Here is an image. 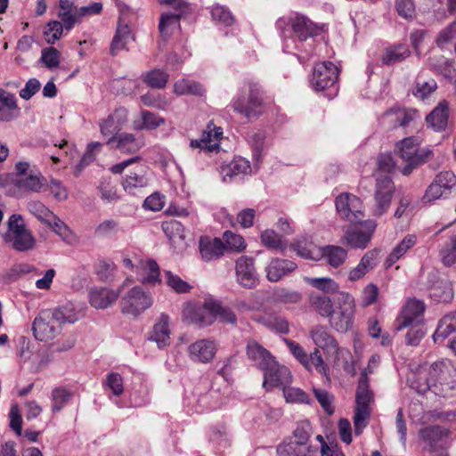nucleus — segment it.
Instances as JSON below:
<instances>
[{
    "instance_id": "nucleus-1",
    "label": "nucleus",
    "mask_w": 456,
    "mask_h": 456,
    "mask_svg": "<svg viewBox=\"0 0 456 456\" xmlns=\"http://www.w3.org/2000/svg\"><path fill=\"white\" fill-rule=\"evenodd\" d=\"M264 96L265 92L257 82L245 80L232 99L231 107L245 118H257L264 113Z\"/></svg>"
},
{
    "instance_id": "nucleus-2",
    "label": "nucleus",
    "mask_w": 456,
    "mask_h": 456,
    "mask_svg": "<svg viewBox=\"0 0 456 456\" xmlns=\"http://www.w3.org/2000/svg\"><path fill=\"white\" fill-rule=\"evenodd\" d=\"M425 305L422 301L417 299H409L400 315L395 322V329L397 331L411 327L406 334V344L408 346H417L423 338L425 331L419 324L422 322Z\"/></svg>"
},
{
    "instance_id": "nucleus-3",
    "label": "nucleus",
    "mask_w": 456,
    "mask_h": 456,
    "mask_svg": "<svg viewBox=\"0 0 456 456\" xmlns=\"http://www.w3.org/2000/svg\"><path fill=\"white\" fill-rule=\"evenodd\" d=\"M373 402V394L370 389V380L367 372L362 371L358 380L355 393V410L354 415V427L356 436L362 434L367 427L370 417V405Z\"/></svg>"
},
{
    "instance_id": "nucleus-4",
    "label": "nucleus",
    "mask_w": 456,
    "mask_h": 456,
    "mask_svg": "<svg viewBox=\"0 0 456 456\" xmlns=\"http://www.w3.org/2000/svg\"><path fill=\"white\" fill-rule=\"evenodd\" d=\"M276 27L283 39L289 38L295 34L300 41H305L318 33V27L315 24L305 16L297 13L280 18Z\"/></svg>"
},
{
    "instance_id": "nucleus-5",
    "label": "nucleus",
    "mask_w": 456,
    "mask_h": 456,
    "mask_svg": "<svg viewBox=\"0 0 456 456\" xmlns=\"http://www.w3.org/2000/svg\"><path fill=\"white\" fill-rule=\"evenodd\" d=\"M120 294L121 313L133 317L140 316L151 308L154 302L152 294L139 285L134 286Z\"/></svg>"
},
{
    "instance_id": "nucleus-6",
    "label": "nucleus",
    "mask_w": 456,
    "mask_h": 456,
    "mask_svg": "<svg viewBox=\"0 0 456 456\" xmlns=\"http://www.w3.org/2000/svg\"><path fill=\"white\" fill-rule=\"evenodd\" d=\"M450 434L448 428L435 425L420 428L418 435L423 444V449L431 456H448Z\"/></svg>"
},
{
    "instance_id": "nucleus-7",
    "label": "nucleus",
    "mask_w": 456,
    "mask_h": 456,
    "mask_svg": "<svg viewBox=\"0 0 456 456\" xmlns=\"http://www.w3.org/2000/svg\"><path fill=\"white\" fill-rule=\"evenodd\" d=\"M336 309L330 315V325L336 331L340 333L347 332L354 324L355 314V303L354 297L348 294L342 292L338 298Z\"/></svg>"
},
{
    "instance_id": "nucleus-8",
    "label": "nucleus",
    "mask_w": 456,
    "mask_h": 456,
    "mask_svg": "<svg viewBox=\"0 0 456 456\" xmlns=\"http://www.w3.org/2000/svg\"><path fill=\"white\" fill-rule=\"evenodd\" d=\"M338 77V69L332 62L318 63L314 69L310 84L317 92L331 89L332 92L329 96H332L337 92Z\"/></svg>"
},
{
    "instance_id": "nucleus-9",
    "label": "nucleus",
    "mask_w": 456,
    "mask_h": 456,
    "mask_svg": "<svg viewBox=\"0 0 456 456\" xmlns=\"http://www.w3.org/2000/svg\"><path fill=\"white\" fill-rule=\"evenodd\" d=\"M455 190L456 175L452 171H443L436 175L434 181L428 187L423 200L432 202L439 199H447Z\"/></svg>"
},
{
    "instance_id": "nucleus-10",
    "label": "nucleus",
    "mask_w": 456,
    "mask_h": 456,
    "mask_svg": "<svg viewBox=\"0 0 456 456\" xmlns=\"http://www.w3.org/2000/svg\"><path fill=\"white\" fill-rule=\"evenodd\" d=\"M338 216L350 223H361L364 217L363 204L360 198L351 193H341L336 198Z\"/></svg>"
},
{
    "instance_id": "nucleus-11",
    "label": "nucleus",
    "mask_w": 456,
    "mask_h": 456,
    "mask_svg": "<svg viewBox=\"0 0 456 456\" xmlns=\"http://www.w3.org/2000/svg\"><path fill=\"white\" fill-rule=\"evenodd\" d=\"M395 191V184L388 175H379L376 178L373 215L383 216L390 207Z\"/></svg>"
},
{
    "instance_id": "nucleus-12",
    "label": "nucleus",
    "mask_w": 456,
    "mask_h": 456,
    "mask_svg": "<svg viewBox=\"0 0 456 456\" xmlns=\"http://www.w3.org/2000/svg\"><path fill=\"white\" fill-rule=\"evenodd\" d=\"M446 363L443 361L436 362L429 366L428 370L420 369L416 374V379L411 381V387L419 394H425L436 386L446 370Z\"/></svg>"
},
{
    "instance_id": "nucleus-13",
    "label": "nucleus",
    "mask_w": 456,
    "mask_h": 456,
    "mask_svg": "<svg viewBox=\"0 0 456 456\" xmlns=\"http://www.w3.org/2000/svg\"><path fill=\"white\" fill-rule=\"evenodd\" d=\"M216 311H218V303L209 299L206 300L202 305L187 306L183 315L191 323L208 326L216 319Z\"/></svg>"
},
{
    "instance_id": "nucleus-14",
    "label": "nucleus",
    "mask_w": 456,
    "mask_h": 456,
    "mask_svg": "<svg viewBox=\"0 0 456 456\" xmlns=\"http://www.w3.org/2000/svg\"><path fill=\"white\" fill-rule=\"evenodd\" d=\"M61 329L49 309L42 311L35 318L32 327L36 338L41 341L53 339L60 334Z\"/></svg>"
},
{
    "instance_id": "nucleus-15",
    "label": "nucleus",
    "mask_w": 456,
    "mask_h": 456,
    "mask_svg": "<svg viewBox=\"0 0 456 456\" xmlns=\"http://www.w3.org/2000/svg\"><path fill=\"white\" fill-rule=\"evenodd\" d=\"M363 229L350 227L346 230L343 239L347 246L355 249H364L368 247L376 230L374 220H366L362 223Z\"/></svg>"
},
{
    "instance_id": "nucleus-16",
    "label": "nucleus",
    "mask_w": 456,
    "mask_h": 456,
    "mask_svg": "<svg viewBox=\"0 0 456 456\" xmlns=\"http://www.w3.org/2000/svg\"><path fill=\"white\" fill-rule=\"evenodd\" d=\"M134 281L130 278L126 279L117 290L107 288H93L89 291V302L96 309H105L110 306L118 298L127 284H132Z\"/></svg>"
},
{
    "instance_id": "nucleus-17",
    "label": "nucleus",
    "mask_w": 456,
    "mask_h": 456,
    "mask_svg": "<svg viewBox=\"0 0 456 456\" xmlns=\"http://www.w3.org/2000/svg\"><path fill=\"white\" fill-rule=\"evenodd\" d=\"M237 282L247 289L255 288L258 282L254 259L248 256H240L235 265Z\"/></svg>"
},
{
    "instance_id": "nucleus-18",
    "label": "nucleus",
    "mask_w": 456,
    "mask_h": 456,
    "mask_svg": "<svg viewBox=\"0 0 456 456\" xmlns=\"http://www.w3.org/2000/svg\"><path fill=\"white\" fill-rule=\"evenodd\" d=\"M263 386L267 389L272 387H281L289 385L292 381L290 370L283 365H280L275 359L270 368L264 369Z\"/></svg>"
},
{
    "instance_id": "nucleus-19",
    "label": "nucleus",
    "mask_w": 456,
    "mask_h": 456,
    "mask_svg": "<svg viewBox=\"0 0 456 456\" xmlns=\"http://www.w3.org/2000/svg\"><path fill=\"white\" fill-rule=\"evenodd\" d=\"M216 350L217 346L214 340L202 338L189 346L188 355L194 362L208 363L214 359Z\"/></svg>"
},
{
    "instance_id": "nucleus-20",
    "label": "nucleus",
    "mask_w": 456,
    "mask_h": 456,
    "mask_svg": "<svg viewBox=\"0 0 456 456\" xmlns=\"http://www.w3.org/2000/svg\"><path fill=\"white\" fill-rule=\"evenodd\" d=\"M134 274L143 285H156L161 282L159 265L152 259H137Z\"/></svg>"
},
{
    "instance_id": "nucleus-21",
    "label": "nucleus",
    "mask_w": 456,
    "mask_h": 456,
    "mask_svg": "<svg viewBox=\"0 0 456 456\" xmlns=\"http://www.w3.org/2000/svg\"><path fill=\"white\" fill-rule=\"evenodd\" d=\"M223 135L221 127L216 126L213 122L208 124L199 140H191V148H200V150L212 152L219 149V142Z\"/></svg>"
},
{
    "instance_id": "nucleus-22",
    "label": "nucleus",
    "mask_w": 456,
    "mask_h": 456,
    "mask_svg": "<svg viewBox=\"0 0 456 456\" xmlns=\"http://www.w3.org/2000/svg\"><path fill=\"white\" fill-rule=\"evenodd\" d=\"M128 111L125 108H118L106 118L99 122L100 132L104 137H111L119 134L123 126L127 122Z\"/></svg>"
},
{
    "instance_id": "nucleus-23",
    "label": "nucleus",
    "mask_w": 456,
    "mask_h": 456,
    "mask_svg": "<svg viewBox=\"0 0 456 456\" xmlns=\"http://www.w3.org/2000/svg\"><path fill=\"white\" fill-rule=\"evenodd\" d=\"M400 158L403 161L424 162L429 154L428 151L419 150L418 139L409 137L402 140L396 145Z\"/></svg>"
},
{
    "instance_id": "nucleus-24",
    "label": "nucleus",
    "mask_w": 456,
    "mask_h": 456,
    "mask_svg": "<svg viewBox=\"0 0 456 456\" xmlns=\"http://www.w3.org/2000/svg\"><path fill=\"white\" fill-rule=\"evenodd\" d=\"M310 338L319 350L322 349L324 354H331L338 345L334 336L328 330L327 327L315 325L309 331Z\"/></svg>"
},
{
    "instance_id": "nucleus-25",
    "label": "nucleus",
    "mask_w": 456,
    "mask_h": 456,
    "mask_svg": "<svg viewBox=\"0 0 456 456\" xmlns=\"http://www.w3.org/2000/svg\"><path fill=\"white\" fill-rule=\"evenodd\" d=\"M296 268L297 265L290 260L273 258L265 267L266 279L271 282H277Z\"/></svg>"
},
{
    "instance_id": "nucleus-26",
    "label": "nucleus",
    "mask_w": 456,
    "mask_h": 456,
    "mask_svg": "<svg viewBox=\"0 0 456 456\" xmlns=\"http://www.w3.org/2000/svg\"><path fill=\"white\" fill-rule=\"evenodd\" d=\"M199 249L201 258L206 262L216 260L224 254V246L220 238L211 240L208 237H201Z\"/></svg>"
},
{
    "instance_id": "nucleus-27",
    "label": "nucleus",
    "mask_w": 456,
    "mask_h": 456,
    "mask_svg": "<svg viewBox=\"0 0 456 456\" xmlns=\"http://www.w3.org/2000/svg\"><path fill=\"white\" fill-rule=\"evenodd\" d=\"M147 169L145 165L139 164L133 171H130L122 180L124 190L129 193H134V190L146 187L149 183Z\"/></svg>"
},
{
    "instance_id": "nucleus-28",
    "label": "nucleus",
    "mask_w": 456,
    "mask_h": 456,
    "mask_svg": "<svg viewBox=\"0 0 456 456\" xmlns=\"http://www.w3.org/2000/svg\"><path fill=\"white\" fill-rule=\"evenodd\" d=\"M247 355L261 370L270 368L273 364L274 357L255 340L248 342Z\"/></svg>"
},
{
    "instance_id": "nucleus-29",
    "label": "nucleus",
    "mask_w": 456,
    "mask_h": 456,
    "mask_svg": "<svg viewBox=\"0 0 456 456\" xmlns=\"http://www.w3.org/2000/svg\"><path fill=\"white\" fill-rule=\"evenodd\" d=\"M106 143L110 148L119 150L123 153H134L142 147V142L132 134H119L108 138Z\"/></svg>"
},
{
    "instance_id": "nucleus-30",
    "label": "nucleus",
    "mask_w": 456,
    "mask_h": 456,
    "mask_svg": "<svg viewBox=\"0 0 456 456\" xmlns=\"http://www.w3.org/2000/svg\"><path fill=\"white\" fill-rule=\"evenodd\" d=\"M169 321L167 314H161L150 336V340L154 341L160 349L168 346L170 344Z\"/></svg>"
},
{
    "instance_id": "nucleus-31",
    "label": "nucleus",
    "mask_w": 456,
    "mask_h": 456,
    "mask_svg": "<svg viewBox=\"0 0 456 456\" xmlns=\"http://www.w3.org/2000/svg\"><path fill=\"white\" fill-rule=\"evenodd\" d=\"M4 240L11 242L12 248L20 252L30 250L35 246V238L27 228L12 234H4Z\"/></svg>"
},
{
    "instance_id": "nucleus-32",
    "label": "nucleus",
    "mask_w": 456,
    "mask_h": 456,
    "mask_svg": "<svg viewBox=\"0 0 456 456\" xmlns=\"http://www.w3.org/2000/svg\"><path fill=\"white\" fill-rule=\"evenodd\" d=\"M449 105L446 101H442L438 105L429 113L426 121L435 131L444 130L448 122Z\"/></svg>"
},
{
    "instance_id": "nucleus-33",
    "label": "nucleus",
    "mask_w": 456,
    "mask_h": 456,
    "mask_svg": "<svg viewBox=\"0 0 456 456\" xmlns=\"http://www.w3.org/2000/svg\"><path fill=\"white\" fill-rule=\"evenodd\" d=\"M75 0H60L58 17L64 23L66 30H70L77 23V7L74 4Z\"/></svg>"
},
{
    "instance_id": "nucleus-34",
    "label": "nucleus",
    "mask_w": 456,
    "mask_h": 456,
    "mask_svg": "<svg viewBox=\"0 0 456 456\" xmlns=\"http://www.w3.org/2000/svg\"><path fill=\"white\" fill-rule=\"evenodd\" d=\"M327 356L333 357V364L335 367L342 368L343 370L348 374H355L353 356L349 349L338 345L331 354H327Z\"/></svg>"
},
{
    "instance_id": "nucleus-35",
    "label": "nucleus",
    "mask_w": 456,
    "mask_h": 456,
    "mask_svg": "<svg viewBox=\"0 0 456 456\" xmlns=\"http://www.w3.org/2000/svg\"><path fill=\"white\" fill-rule=\"evenodd\" d=\"M320 251L325 262L334 268L341 266L347 258V251L339 246L329 245L322 248Z\"/></svg>"
},
{
    "instance_id": "nucleus-36",
    "label": "nucleus",
    "mask_w": 456,
    "mask_h": 456,
    "mask_svg": "<svg viewBox=\"0 0 456 456\" xmlns=\"http://www.w3.org/2000/svg\"><path fill=\"white\" fill-rule=\"evenodd\" d=\"M453 332H456V311L446 314L440 320L433 339L436 343L442 342Z\"/></svg>"
},
{
    "instance_id": "nucleus-37",
    "label": "nucleus",
    "mask_w": 456,
    "mask_h": 456,
    "mask_svg": "<svg viewBox=\"0 0 456 456\" xmlns=\"http://www.w3.org/2000/svg\"><path fill=\"white\" fill-rule=\"evenodd\" d=\"M417 243V237L413 234L406 235L391 251L386 259L387 267L392 266L401 257H403L409 249Z\"/></svg>"
},
{
    "instance_id": "nucleus-38",
    "label": "nucleus",
    "mask_w": 456,
    "mask_h": 456,
    "mask_svg": "<svg viewBox=\"0 0 456 456\" xmlns=\"http://www.w3.org/2000/svg\"><path fill=\"white\" fill-rule=\"evenodd\" d=\"M316 452V447H304L291 440L284 441L277 447V456H312Z\"/></svg>"
},
{
    "instance_id": "nucleus-39",
    "label": "nucleus",
    "mask_w": 456,
    "mask_h": 456,
    "mask_svg": "<svg viewBox=\"0 0 456 456\" xmlns=\"http://www.w3.org/2000/svg\"><path fill=\"white\" fill-rule=\"evenodd\" d=\"M50 310L54 319H56L61 328L66 323H75L80 317L79 313L71 303H68Z\"/></svg>"
},
{
    "instance_id": "nucleus-40",
    "label": "nucleus",
    "mask_w": 456,
    "mask_h": 456,
    "mask_svg": "<svg viewBox=\"0 0 456 456\" xmlns=\"http://www.w3.org/2000/svg\"><path fill=\"white\" fill-rule=\"evenodd\" d=\"M251 173L249 161L242 157L234 158L227 166L222 167L224 180L226 177H233L240 175H248Z\"/></svg>"
},
{
    "instance_id": "nucleus-41",
    "label": "nucleus",
    "mask_w": 456,
    "mask_h": 456,
    "mask_svg": "<svg viewBox=\"0 0 456 456\" xmlns=\"http://www.w3.org/2000/svg\"><path fill=\"white\" fill-rule=\"evenodd\" d=\"M18 111L15 96L6 91L0 90V120L9 121L12 119Z\"/></svg>"
},
{
    "instance_id": "nucleus-42",
    "label": "nucleus",
    "mask_w": 456,
    "mask_h": 456,
    "mask_svg": "<svg viewBox=\"0 0 456 456\" xmlns=\"http://www.w3.org/2000/svg\"><path fill=\"white\" fill-rule=\"evenodd\" d=\"M313 434V428L309 420H301L297 423L292 432L290 440L304 447H314L310 444V438Z\"/></svg>"
},
{
    "instance_id": "nucleus-43",
    "label": "nucleus",
    "mask_w": 456,
    "mask_h": 456,
    "mask_svg": "<svg viewBox=\"0 0 456 456\" xmlns=\"http://www.w3.org/2000/svg\"><path fill=\"white\" fill-rule=\"evenodd\" d=\"M45 180L40 172L30 173L27 176H22L17 179V186L25 191L33 192H40L45 190Z\"/></svg>"
},
{
    "instance_id": "nucleus-44",
    "label": "nucleus",
    "mask_w": 456,
    "mask_h": 456,
    "mask_svg": "<svg viewBox=\"0 0 456 456\" xmlns=\"http://www.w3.org/2000/svg\"><path fill=\"white\" fill-rule=\"evenodd\" d=\"M310 306L320 315L329 317L333 313V304L330 298L325 295L313 292L309 296Z\"/></svg>"
},
{
    "instance_id": "nucleus-45",
    "label": "nucleus",
    "mask_w": 456,
    "mask_h": 456,
    "mask_svg": "<svg viewBox=\"0 0 456 456\" xmlns=\"http://www.w3.org/2000/svg\"><path fill=\"white\" fill-rule=\"evenodd\" d=\"M265 138V133L260 130L248 134V141L251 146L253 159L256 163L261 162L264 151L267 148Z\"/></svg>"
},
{
    "instance_id": "nucleus-46",
    "label": "nucleus",
    "mask_w": 456,
    "mask_h": 456,
    "mask_svg": "<svg viewBox=\"0 0 456 456\" xmlns=\"http://www.w3.org/2000/svg\"><path fill=\"white\" fill-rule=\"evenodd\" d=\"M173 91L176 95L191 94L202 96L205 93V89L199 82L187 78L176 81Z\"/></svg>"
},
{
    "instance_id": "nucleus-47",
    "label": "nucleus",
    "mask_w": 456,
    "mask_h": 456,
    "mask_svg": "<svg viewBox=\"0 0 456 456\" xmlns=\"http://www.w3.org/2000/svg\"><path fill=\"white\" fill-rule=\"evenodd\" d=\"M411 54L409 47L405 45H397L386 49L382 61L385 64L391 65L400 62Z\"/></svg>"
},
{
    "instance_id": "nucleus-48",
    "label": "nucleus",
    "mask_w": 456,
    "mask_h": 456,
    "mask_svg": "<svg viewBox=\"0 0 456 456\" xmlns=\"http://www.w3.org/2000/svg\"><path fill=\"white\" fill-rule=\"evenodd\" d=\"M221 240L224 246V251L240 253L247 248L244 238L232 231H225Z\"/></svg>"
},
{
    "instance_id": "nucleus-49",
    "label": "nucleus",
    "mask_w": 456,
    "mask_h": 456,
    "mask_svg": "<svg viewBox=\"0 0 456 456\" xmlns=\"http://www.w3.org/2000/svg\"><path fill=\"white\" fill-rule=\"evenodd\" d=\"M175 8L179 10L178 13H165L161 16L159 25V29L160 34L163 37L169 35V28L172 27H179V19L181 15L188 9L184 7H179L178 5L175 4Z\"/></svg>"
},
{
    "instance_id": "nucleus-50",
    "label": "nucleus",
    "mask_w": 456,
    "mask_h": 456,
    "mask_svg": "<svg viewBox=\"0 0 456 456\" xmlns=\"http://www.w3.org/2000/svg\"><path fill=\"white\" fill-rule=\"evenodd\" d=\"M130 37V28L127 24L118 23L116 34L110 45V53L116 55L118 52L126 47L127 40Z\"/></svg>"
},
{
    "instance_id": "nucleus-51",
    "label": "nucleus",
    "mask_w": 456,
    "mask_h": 456,
    "mask_svg": "<svg viewBox=\"0 0 456 456\" xmlns=\"http://www.w3.org/2000/svg\"><path fill=\"white\" fill-rule=\"evenodd\" d=\"M169 75L160 69H153L142 75L143 82L151 88H164L168 81Z\"/></svg>"
},
{
    "instance_id": "nucleus-52",
    "label": "nucleus",
    "mask_w": 456,
    "mask_h": 456,
    "mask_svg": "<svg viewBox=\"0 0 456 456\" xmlns=\"http://www.w3.org/2000/svg\"><path fill=\"white\" fill-rule=\"evenodd\" d=\"M303 366L308 370L314 367L320 374L329 379V367L324 362L321 351L318 348H315L314 352L307 355V363Z\"/></svg>"
},
{
    "instance_id": "nucleus-53",
    "label": "nucleus",
    "mask_w": 456,
    "mask_h": 456,
    "mask_svg": "<svg viewBox=\"0 0 456 456\" xmlns=\"http://www.w3.org/2000/svg\"><path fill=\"white\" fill-rule=\"evenodd\" d=\"M162 230L169 240L176 242V240H183L185 238L184 227L177 220H169L162 223Z\"/></svg>"
},
{
    "instance_id": "nucleus-54",
    "label": "nucleus",
    "mask_w": 456,
    "mask_h": 456,
    "mask_svg": "<svg viewBox=\"0 0 456 456\" xmlns=\"http://www.w3.org/2000/svg\"><path fill=\"white\" fill-rule=\"evenodd\" d=\"M437 88V84L435 79L423 80L419 77L416 81L412 94L415 97L424 100L433 94Z\"/></svg>"
},
{
    "instance_id": "nucleus-55",
    "label": "nucleus",
    "mask_w": 456,
    "mask_h": 456,
    "mask_svg": "<svg viewBox=\"0 0 456 456\" xmlns=\"http://www.w3.org/2000/svg\"><path fill=\"white\" fill-rule=\"evenodd\" d=\"M260 322L268 329L276 332L286 334L289 332L288 322L281 316L277 315H265L260 318Z\"/></svg>"
},
{
    "instance_id": "nucleus-56",
    "label": "nucleus",
    "mask_w": 456,
    "mask_h": 456,
    "mask_svg": "<svg viewBox=\"0 0 456 456\" xmlns=\"http://www.w3.org/2000/svg\"><path fill=\"white\" fill-rule=\"evenodd\" d=\"M305 281L312 287L323 291L324 293H334L338 289V283L331 278H312L305 277Z\"/></svg>"
},
{
    "instance_id": "nucleus-57",
    "label": "nucleus",
    "mask_w": 456,
    "mask_h": 456,
    "mask_svg": "<svg viewBox=\"0 0 456 456\" xmlns=\"http://www.w3.org/2000/svg\"><path fill=\"white\" fill-rule=\"evenodd\" d=\"M282 391L285 401L289 403H310L308 395L301 388L288 385L283 387Z\"/></svg>"
},
{
    "instance_id": "nucleus-58",
    "label": "nucleus",
    "mask_w": 456,
    "mask_h": 456,
    "mask_svg": "<svg viewBox=\"0 0 456 456\" xmlns=\"http://www.w3.org/2000/svg\"><path fill=\"white\" fill-rule=\"evenodd\" d=\"M142 124L134 122V127L137 129H155L165 123V119L149 110H142Z\"/></svg>"
},
{
    "instance_id": "nucleus-59",
    "label": "nucleus",
    "mask_w": 456,
    "mask_h": 456,
    "mask_svg": "<svg viewBox=\"0 0 456 456\" xmlns=\"http://www.w3.org/2000/svg\"><path fill=\"white\" fill-rule=\"evenodd\" d=\"M28 211L39 221L45 223L53 218V212H52L41 201L33 200L28 203Z\"/></svg>"
},
{
    "instance_id": "nucleus-60",
    "label": "nucleus",
    "mask_w": 456,
    "mask_h": 456,
    "mask_svg": "<svg viewBox=\"0 0 456 456\" xmlns=\"http://www.w3.org/2000/svg\"><path fill=\"white\" fill-rule=\"evenodd\" d=\"M70 393L64 387H56L52 391V411H60L70 398Z\"/></svg>"
},
{
    "instance_id": "nucleus-61",
    "label": "nucleus",
    "mask_w": 456,
    "mask_h": 456,
    "mask_svg": "<svg viewBox=\"0 0 456 456\" xmlns=\"http://www.w3.org/2000/svg\"><path fill=\"white\" fill-rule=\"evenodd\" d=\"M395 10L400 17L411 20L416 17V8L413 0H395Z\"/></svg>"
},
{
    "instance_id": "nucleus-62",
    "label": "nucleus",
    "mask_w": 456,
    "mask_h": 456,
    "mask_svg": "<svg viewBox=\"0 0 456 456\" xmlns=\"http://www.w3.org/2000/svg\"><path fill=\"white\" fill-rule=\"evenodd\" d=\"M119 230V224L114 219H106L101 222L94 230L98 237H110L116 234Z\"/></svg>"
},
{
    "instance_id": "nucleus-63",
    "label": "nucleus",
    "mask_w": 456,
    "mask_h": 456,
    "mask_svg": "<svg viewBox=\"0 0 456 456\" xmlns=\"http://www.w3.org/2000/svg\"><path fill=\"white\" fill-rule=\"evenodd\" d=\"M103 385L116 396H119L124 393L123 379L121 375L117 372L109 373L106 376Z\"/></svg>"
},
{
    "instance_id": "nucleus-64",
    "label": "nucleus",
    "mask_w": 456,
    "mask_h": 456,
    "mask_svg": "<svg viewBox=\"0 0 456 456\" xmlns=\"http://www.w3.org/2000/svg\"><path fill=\"white\" fill-rule=\"evenodd\" d=\"M167 284L177 293H187L191 290V286L185 281L182 280L178 275L172 273L170 271L165 272Z\"/></svg>"
}]
</instances>
